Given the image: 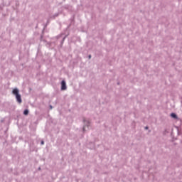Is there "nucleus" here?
Instances as JSON below:
<instances>
[{
    "label": "nucleus",
    "instance_id": "f257e3e1",
    "mask_svg": "<svg viewBox=\"0 0 182 182\" xmlns=\"http://www.w3.org/2000/svg\"><path fill=\"white\" fill-rule=\"evenodd\" d=\"M13 94H14V95H16L17 102H18L19 104H21V103L22 102V100H21V95L19 94L18 89L14 88V89L13 90Z\"/></svg>",
    "mask_w": 182,
    "mask_h": 182
},
{
    "label": "nucleus",
    "instance_id": "f03ea898",
    "mask_svg": "<svg viewBox=\"0 0 182 182\" xmlns=\"http://www.w3.org/2000/svg\"><path fill=\"white\" fill-rule=\"evenodd\" d=\"M62 87H61V90H67V86H66V83L65 80H63L61 82Z\"/></svg>",
    "mask_w": 182,
    "mask_h": 182
},
{
    "label": "nucleus",
    "instance_id": "7ed1b4c3",
    "mask_svg": "<svg viewBox=\"0 0 182 182\" xmlns=\"http://www.w3.org/2000/svg\"><path fill=\"white\" fill-rule=\"evenodd\" d=\"M171 117H172V118H173L175 119H178V116L175 113H171Z\"/></svg>",
    "mask_w": 182,
    "mask_h": 182
},
{
    "label": "nucleus",
    "instance_id": "20e7f679",
    "mask_svg": "<svg viewBox=\"0 0 182 182\" xmlns=\"http://www.w3.org/2000/svg\"><path fill=\"white\" fill-rule=\"evenodd\" d=\"M28 112H29L28 109H25L23 114L27 116L28 114Z\"/></svg>",
    "mask_w": 182,
    "mask_h": 182
},
{
    "label": "nucleus",
    "instance_id": "39448f33",
    "mask_svg": "<svg viewBox=\"0 0 182 182\" xmlns=\"http://www.w3.org/2000/svg\"><path fill=\"white\" fill-rule=\"evenodd\" d=\"M41 144H42V145L44 144V141H41Z\"/></svg>",
    "mask_w": 182,
    "mask_h": 182
},
{
    "label": "nucleus",
    "instance_id": "423d86ee",
    "mask_svg": "<svg viewBox=\"0 0 182 182\" xmlns=\"http://www.w3.org/2000/svg\"><path fill=\"white\" fill-rule=\"evenodd\" d=\"M91 57H92L91 55H89V59H91Z\"/></svg>",
    "mask_w": 182,
    "mask_h": 182
},
{
    "label": "nucleus",
    "instance_id": "0eeeda50",
    "mask_svg": "<svg viewBox=\"0 0 182 182\" xmlns=\"http://www.w3.org/2000/svg\"><path fill=\"white\" fill-rule=\"evenodd\" d=\"M149 129V127H145V129Z\"/></svg>",
    "mask_w": 182,
    "mask_h": 182
}]
</instances>
